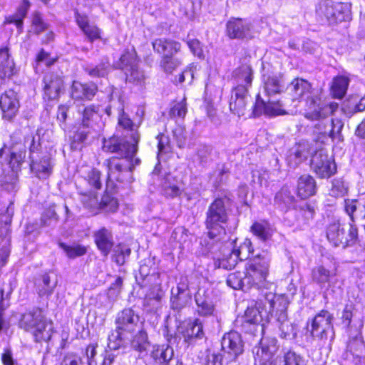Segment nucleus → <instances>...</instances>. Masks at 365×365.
Returning <instances> with one entry per match:
<instances>
[{
    "label": "nucleus",
    "instance_id": "nucleus-1",
    "mask_svg": "<svg viewBox=\"0 0 365 365\" xmlns=\"http://www.w3.org/2000/svg\"><path fill=\"white\" fill-rule=\"evenodd\" d=\"M103 148L105 151L116 153L114 156L106 160L103 166L107 170V182L108 187L115 186V182L130 184L134 180L133 171L135 166L140 164L141 160L135 158L138 148L129 147L125 141L120 140L118 137L113 136L103 142Z\"/></svg>",
    "mask_w": 365,
    "mask_h": 365
},
{
    "label": "nucleus",
    "instance_id": "nucleus-2",
    "mask_svg": "<svg viewBox=\"0 0 365 365\" xmlns=\"http://www.w3.org/2000/svg\"><path fill=\"white\" fill-rule=\"evenodd\" d=\"M230 211L229 199L227 197H217L209 205L205 220L207 232L200 242L205 247V254L212 252L213 245L217 244L225 234L224 225L228 221Z\"/></svg>",
    "mask_w": 365,
    "mask_h": 365
},
{
    "label": "nucleus",
    "instance_id": "nucleus-3",
    "mask_svg": "<svg viewBox=\"0 0 365 365\" xmlns=\"http://www.w3.org/2000/svg\"><path fill=\"white\" fill-rule=\"evenodd\" d=\"M264 90L268 97L283 91L284 85L280 75H267L262 76ZM255 116L265 115L273 117L286 113L282 105L279 101H272L269 98L267 101L262 99L259 94L257 96L256 102L253 108Z\"/></svg>",
    "mask_w": 365,
    "mask_h": 365
},
{
    "label": "nucleus",
    "instance_id": "nucleus-4",
    "mask_svg": "<svg viewBox=\"0 0 365 365\" xmlns=\"http://www.w3.org/2000/svg\"><path fill=\"white\" fill-rule=\"evenodd\" d=\"M115 323V329L112 331L108 338V346L113 350L118 349L129 339V336L143 325L138 314L130 308L119 312Z\"/></svg>",
    "mask_w": 365,
    "mask_h": 365
},
{
    "label": "nucleus",
    "instance_id": "nucleus-5",
    "mask_svg": "<svg viewBox=\"0 0 365 365\" xmlns=\"http://www.w3.org/2000/svg\"><path fill=\"white\" fill-rule=\"evenodd\" d=\"M274 295L272 293H265L264 299H259L255 307H250L245 311L243 317L242 327L246 332L253 335L264 331V322H268L269 313L274 308Z\"/></svg>",
    "mask_w": 365,
    "mask_h": 365
},
{
    "label": "nucleus",
    "instance_id": "nucleus-6",
    "mask_svg": "<svg viewBox=\"0 0 365 365\" xmlns=\"http://www.w3.org/2000/svg\"><path fill=\"white\" fill-rule=\"evenodd\" d=\"M271 257L267 253H262L248 259L245 264V282L252 287L268 289L267 281Z\"/></svg>",
    "mask_w": 365,
    "mask_h": 365
},
{
    "label": "nucleus",
    "instance_id": "nucleus-7",
    "mask_svg": "<svg viewBox=\"0 0 365 365\" xmlns=\"http://www.w3.org/2000/svg\"><path fill=\"white\" fill-rule=\"evenodd\" d=\"M316 15L322 24L337 25L351 20V6L346 3L326 0L317 5Z\"/></svg>",
    "mask_w": 365,
    "mask_h": 365
},
{
    "label": "nucleus",
    "instance_id": "nucleus-8",
    "mask_svg": "<svg viewBox=\"0 0 365 365\" xmlns=\"http://www.w3.org/2000/svg\"><path fill=\"white\" fill-rule=\"evenodd\" d=\"M338 108L337 103L327 102L318 95H312L306 100L304 116L312 121L327 119L337 110Z\"/></svg>",
    "mask_w": 365,
    "mask_h": 365
},
{
    "label": "nucleus",
    "instance_id": "nucleus-9",
    "mask_svg": "<svg viewBox=\"0 0 365 365\" xmlns=\"http://www.w3.org/2000/svg\"><path fill=\"white\" fill-rule=\"evenodd\" d=\"M327 237L335 247H346L356 239L357 228L351 223L336 221L328 226Z\"/></svg>",
    "mask_w": 365,
    "mask_h": 365
},
{
    "label": "nucleus",
    "instance_id": "nucleus-10",
    "mask_svg": "<svg viewBox=\"0 0 365 365\" xmlns=\"http://www.w3.org/2000/svg\"><path fill=\"white\" fill-rule=\"evenodd\" d=\"M334 316L329 311L322 309L312 319L310 332L314 338L327 340L334 336Z\"/></svg>",
    "mask_w": 365,
    "mask_h": 365
},
{
    "label": "nucleus",
    "instance_id": "nucleus-11",
    "mask_svg": "<svg viewBox=\"0 0 365 365\" xmlns=\"http://www.w3.org/2000/svg\"><path fill=\"white\" fill-rule=\"evenodd\" d=\"M311 169L318 178H329L336 173L334 160L325 150L319 149L312 155L310 163Z\"/></svg>",
    "mask_w": 365,
    "mask_h": 365
},
{
    "label": "nucleus",
    "instance_id": "nucleus-12",
    "mask_svg": "<svg viewBox=\"0 0 365 365\" xmlns=\"http://www.w3.org/2000/svg\"><path fill=\"white\" fill-rule=\"evenodd\" d=\"M278 349L279 346L276 338L261 339L260 345L255 346L252 349L255 365H276L274 356Z\"/></svg>",
    "mask_w": 365,
    "mask_h": 365
},
{
    "label": "nucleus",
    "instance_id": "nucleus-13",
    "mask_svg": "<svg viewBox=\"0 0 365 365\" xmlns=\"http://www.w3.org/2000/svg\"><path fill=\"white\" fill-rule=\"evenodd\" d=\"M118 68L124 71L126 80L140 84L145 79L143 71L139 69L138 60L134 50L124 52L118 63Z\"/></svg>",
    "mask_w": 365,
    "mask_h": 365
},
{
    "label": "nucleus",
    "instance_id": "nucleus-14",
    "mask_svg": "<svg viewBox=\"0 0 365 365\" xmlns=\"http://www.w3.org/2000/svg\"><path fill=\"white\" fill-rule=\"evenodd\" d=\"M222 356L227 362L235 361L244 351V343L240 334L230 331L225 334L221 341Z\"/></svg>",
    "mask_w": 365,
    "mask_h": 365
},
{
    "label": "nucleus",
    "instance_id": "nucleus-15",
    "mask_svg": "<svg viewBox=\"0 0 365 365\" xmlns=\"http://www.w3.org/2000/svg\"><path fill=\"white\" fill-rule=\"evenodd\" d=\"M312 282L326 291L336 281V269L329 268L324 264L317 265L312 269Z\"/></svg>",
    "mask_w": 365,
    "mask_h": 365
},
{
    "label": "nucleus",
    "instance_id": "nucleus-16",
    "mask_svg": "<svg viewBox=\"0 0 365 365\" xmlns=\"http://www.w3.org/2000/svg\"><path fill=\"white\" fill-rule=\"evenodd\" d=\"M20 107L17 93L10 89L6 91L0 96V108L3 118L8 120L13 119L17 114Z\"/></svg>",
    "mask_w": 365,
    "mask_h": 365
},
{
    "label": "nucleus",
    "instance_id": "nucleus-17",
    "mask_svg": "<svg viewBox=\"0 0 365 365\" xmlns=\"http://www.w3.org/2000/svg\"><path fill=\"white\" fill-rule=\"evenodd\" d=\"M226 32L231 39L251 38V25L240 18H231L226 24Z\"/></svg>",
    "mask_w": 365,
    "mask_h": 365
},
{
    "label": "nucleus",
    "instance_id": "nucleus-18",
    "mask_svg": "<svg viewBox=\"0 0 365 365\" xmlns=\"http://www.w3.org/2000/svg\"><path fill=\"white\" fill-rule=\"evenodd\" d=\"M118 125L129 134V137L125 136L123 138H118L125 141L126 143L129 145L130 148L133 146L138 148V144L140 140V134L138 131L139 125L133 123V120L129 118L128 115L124 112L123 108L119 110Z\"/></svg>",
    "mask_w": 365,
    "mask_h": 365
},
{
    "label": "nucleus",
    "instance_id": "nucleus-19",
    "mask_svg": "<svg viewBox=\"0 0 365 365\" xmlns=\"http://www.w3.org/2000/svg\"><path fill=\"white\" fill-rule=\"evenodd\" d=\"M153 51L161 56V59L174 56L181 50L180 42L170 38H158L153 41Z\"/></svg>",
    "mask_w": 365,
    "mask_h": 365
},
{
    "label": "nucleus",
    "instance_id": "nucleus-20",
    "mask_svg": "<svg viewBox=\"0 0 365 365\" xmlns=\"http://www.w3.org/2000/svg\"><path fill=\"white\" fill-rule=\"evenodd\" d=\"M48 320L42 309L34 307L25 312L19 322V327L26 331L31 332L38 325Z\"/></svg>",
    "mask_w": 365,
    "mask_h": 365
},
{
    "label": "nucleus",
    "instance_id": "nucleus-21",
    "mask_svg": "<svg viewBox=\"0 0 365 365\" xmlns=\"http://www.w3.org/2000/svg\"><path fill=\"white\" fill-rule=\"evenodd\" d=\"M364 352L365 344L361 334L358 333L354 336L350 337L346 345L345 358L354 364H358Z\"/></svg>",
    "mask_w": 365,
    "mask_h": 365
},
{
    "label": "nucleus",
    "instance_id": "nucleus-22",
    "mask_svg": "<svg viewBox=\"0 0 365 365\" xmlns=\"http://www.w3.org/2000/svg\"><path fill=\"white\" fill-rule=\"evenodd\" d=\"M93 238L101 255L107 257L114 245L112 232L106 227H101L94 232Z\"/></svg>",
    "mask_w": 365,
    "mask_h": 365
},
{
    "label": "nucleus",
    "instance_id": "nucleus-23",
    "mask_svg": "<svg viewBox=\"0 0 365 365\" xmlns=\"http://www.w3.org/2000/svg\"><path fill=\"white\" fill-rule=\"evenodd\" d=\"M248 91L242 85L237 86L232 91L230 101V110L238 116L243 115L248 98Z\"/></svg>",
    "mask_w": 365,
    "mask_h": 365
},
{
    "label": "nucleus",
    "instance_id": "nucleus-24",
    "mask_svg": "<svg viewBox=\"0 0 365 365\" xmlns=\"http://www.w3.org/2000/svg\"><path fill=\"white\" fill-rule=\"evenodd\" d=\"M287 91L293 101L310 98L312 86L307 80L296 78L287 87Z\"/></svg>",
    "mask_w": 365,
    "mask_h": 365
},
{
    "label": "nucleus",
    "instance_id": "nucleus-25",
    "mask_svg": "<svg viewBox=\"0 0 365 365\" xmlns=\"http://www.w3.org/2000/svg\"><path fill=\"white\" fill-rule=\"evenodd\" d=\"M43 83L44 95L48 100L56 99L63 85L62 78L54 73H48L44 76Z\"/></svg>",
    "mask_w": 365,
    "mask_h": 365
},
{
    "label": "nucleus",
    "instance_id": "nucleus-26",
    "mask_svg": "<svg viewBox=\"0 0 365 365\" xmlns=\"http://www.w3.org/2000/svg\"><path fill=\"white\" fill-rule=\"evenodd\" d=\"M344 209L352 222L365 219V199H346Z\"/></svg>",
    "mask_w": 365,
    "mask_h": 365
},
{
    "label": "nucleus",
    "instance_id": "nucleus-27",
    "mask_svg": "<svg viewBox=\"0 0 365 365\" xmlns=\"http://www.w3.org/2000/svg\"><path fill=\"white\" fill-rule=\"evenodd\" d=\"M317 191L315 179L310 175L300 176L297 181V195L302 199H307L314 195Z\"/></svg>",
    "mask_w": 365,
    "mask_h": 365
},
{
    "label": "nucleus",
    "instance_id": "nucleus-28",
    "mask_svg": "<svg viewBox=\"0 0 365 365\" xmlns=\"http://www.w3.org/2000/svg\"><path fill=\"white\" fill-rule=\"evenodd\" d=\"M197 312L201 317H210L214 314L215 304L205 291L199 290L195 295Z\"/></svg>",
    "mask_w": 365,
    "mask_h": 365
},
{
    "label": "nucleus",
    "instance_id": "nucleus-29",
    "mask_svg": "<svg viewBox=\"0 0 365 365\" xmlns=\"http://www.w3.org/2000/svg\"><path fill=\"white\" fill-rule=\"evenodd\" d=\"M98 87L94 83L83 84L74 81L71 87V96L74 99L91 100L96 95Z\"/></svg>",
    "mask_w": 365,
    "mask_h": 365
},
{
    "label": "nucleus",
    "instance_id": "nucleus-30",
    "mask_svg": "<svg viewBox=\"0 0 365 365\" xmlns=\"http://www.w3.org/2000/svg\"><path fill=\"white\" fill-rule=\"evenodd\" d=\"M205 336L203 322L201 319L197 318L187 324L184 332V338L186 342L192 344L198 339H202Z\"/></svg>",
    "mask_w": 365,
    "mask_h": 365
},
{
    "label": "nucleus",
    "instance_id": "nucleus-31",
    "mask_svg": "<svg viewBox=\"0 0 365 365\" xmlns=\"http://www.w3.org/2000/svg\"><path fill=\"white\" fill-rule=\"evenodd\" d=\"M310 154V145L307 141H300L291 150L288 157L289 163L298 165L308 158Z\"/></svg>",
    "mask_w": 365,
    "mask_h": 365
},
{
    "label": "nucleus",
    "instance_id": "nucleus-32",
    "mask_svg": "<svg viewBox=\"0 0 365 365\" xmlns=\"http://www.w3.org/2000/svg\"><path fill=\"white\" fill-rule=\"evenodd\" d=\"M36 343L47 342L51 340L53 333V324L51 319L42 324H38L37 327L30 332Z\"/></svg>",
    "mask_w": 365,
    "mask_h": 365
},
{
    "label": "nucleus",
    "instance_id": "nucleus-33",
    "mask_svg": "<svg viewBox=\"0 0 365 365\" xmlns=\"http://www.w3.org/2000/svg\"><path fill=\"white\" fill-rule=\"evenodd\" d=\"M312 128L311 135L314 141L325 143L329 138V123L327 119L317 120Z\"/></svg>",
    "mask_w": 365,
    "mask_h": 365
},
{
    "label": "nucleus",
    "instance_id": "nucleus-34",
    "mask_svg": "<svg viewBox=\"0 0 365 365\" xmlns=\"http://www.w3.org/2000/svg\"><path fill=\"white\" fill-rule=\"evenodd\" d=\"M30 167L31 170L36 173L39 178H46L51 173V165L50 158L48 156L42 157L38 161L35 156H31Z\"/></svg>",
    "mask_w": 365,
    "mask_h": 365
},
{
    "label": "nucleus",
    "instance_id": "nucleus-35",
    "mask_svg": "<svg viewBox=\"0 0 365 365\" xmlns=\"http://www.w3.org/2000/svg\"><path fill=\"white\" fill-rule=\"evenodd\" d=\"M223 252L222 257L215 261V267L230 270L236 266L240 260L239 255L235 254L232 247L225 248Z\"/></svg>",
    "mask_w": 365,
    "mask_h": 365
},
{
    "label": "nucleus",
    "instance_id": "nucleus-36",
    "mask_svg": "<svg viewBox=\"0 0 365 365\" xmlns=\"http://www.w3.org/2000/svg\"><path fill=\"white\" fill-rule=\"evenodd\" d=\"M173 355V349L169 345L155 346L150 354L152 359L159 365H168Z\"/></svg>",
    "mask_w": 365,
    "mask_h": 365
},
{
    "label": "nucleus",
    "instance_id": "nucleus-37",
    "mask_svg": "<svg viewBox=\"0 0 365 365\" xmlns=\"http://www.w3.org/2000/svg\"><path fill=\"white\" fill-rule=\"evenodd\" d=\"M78 112L82 116V124L84 127L88 128L91 123L99 117L100 106L91 104L88 106L81 105L78 106Z\"/></svg>",
    "mask_w": 365,
    "mask_h": 365
},
{
    "label": "nucleus",
    "instance_id": "nucleus-38",
    "mask_svg": "<svg viewBox=\"0 0 365 365\" xmlns=\"http://www.w3.org/2000/svg\"><path fill=\"white\" fill-rule=\"evenodd\" d=\"M30 4L27 0H24L15 14L6 18V23L14 24L19 34L23 32L24 19L26 17Z\"/></svg>",
    "mask_w": 365,
    "mask_h": 365
},
{
    "label": "nucleus",
    "instance_id": "nucleus-39",
    "mask_svg": "<svg viewBox=\"0 0 365 365\" xmlns=\"http://www.w3.org/2000/svg\"><path fill=\"white\" fill-rule=\"evenodd\" d=\"M253 72L248 64H242L235 71V78L237 85H242L247 91L252 85Z\"/></svg>",
    "mask_w": 365,
    "mask_h": 365
},
{
    "label": "nucleus",
    "instance_id": "nucleus-40",
    "mask_svg": "<svg viewBox=\"0 0 365 365\" xmlns=\"http://www.w3.org/2000/svg\"><path fill=\"white\" fill-rule=\"evenodd\" d=\"M135 331H137L136 334L133 336V339L130 340L131 347L139 352L147 351L150 346L147 331L143 325L138 328Z\"/></svg>",
    "mask_w": 365,
    "mask_h": 365
},
{
    "label": "nucleus",
    "instance_id": "nucleus-41",
    "mask_svg": "<svg viewBox=\"0 0 365 365\" xmlns=\"http://www.w3.org/2000/svg\"><path fill=\"white\" fill-rule=\"evenodd\" d=\"M251 232L260 241L269 240L273 235L272 229L267 222H255L250 227Z\"/></svg>",
    "mask_w": 365,
    "mask_h": 365
},
{
    "label": "nucleus",
    "instance_id": "nucleus-42",
    "mask_svg": "<svg viewBox=\"0 0 365 365\" xmlns=\"http://www.w3.org/2000/svg\"><path fill=\"white\" fill-rule=\"evenodd\" d=\"M80 201L83 207L89 210L93 214H96L99 210V203L96 194L91 191H85L78 187Z\"/></svg>",
    "mask_w": 365,
    "mask_h": 365
},
{
    "label": "nucleus",
    "instance_id": "nucleus-43",
    "mask_svg": "<svg viewBox=\"0 0 365 365\" xmlns=\"http://www.w3.org/2000/svg\"><path fill=\"white\" fill-rule=\"evenodd\" d=\"M163 295L160 284L153 285L145 294L144 306L150 307V310L158 309L160 307Z\"/></svg>",
    "mask_w": 365,
    "mask_h": 365
},
{
    "label": "nucleus",
    "instance_id": "nucleus-44",
    "mask_svg": "<svg viewBox=\"0 0 365 365\" xmlns=\"http://www.w3.org/2000/svg\"><path fill=\"white\" fill-rule=\"evenodd\" d=\"M57 281H51V277L48 274L46 273L42 275L41 279L38 282L36 285V290L39 297H48L53 292L56 287Z\"/></svg>",
    "mask_w": 365,
    "mask_h": 365
},
{
    "label": "nucleus",
    "instance_id": "nucleus-45",
    "mask_svg": "<svg viewBox=\"0 0 365 365\" xmlns=\"http://www.w3.org/2000/svg\"><path fill=\"white\" fill-rule=\"evenodd\" d=\"M349 80L345 76H336L333 79L331 91L336 98H342L346 94Z\"/></svg>",
    "mask_w": 365,
    "mask_h": 365
},
{
    "label": "nucleus",
    "instance_id": "nucleus-46",
    "mask_svg": "<svg viewBox=\"0 0 365 365\" xmlns=\"http://www.w3.org/2000/svg\"><path fill=\"white\" fill-rule=\"evenodd\" d=\"M245 275L240 272L231 273L227 279V284L229 287L234 289L247 290L252 287L251 284H248L245 282Z\"/></svg>",
    "mask_w": 365,
    "mask_h": 365
},
{
    "label": "nucleus",
    "instance_id": "nucleus-47",
    "mask_svg": "<svg viewBox=\"0 0 365 365\" xmlns=\"http://www.w3.org/2000/svg\"><path fill=\"white\" fill-rule=\"evenodd\" d=\"M349 191V185L342 178H336L331 181L329 195L337 197L345 196Z\"/></svg>",
    "mask_w": 365,
    "mask_h": 365
},
{
    "label": "nucleus",
    "instance_id": "nucleus-48",
    "mask_svg": "<svg viewBox=\"0 0 365 365\" xmlns=\"http://www.w3.org/2000/svg\"><path fill=\"white\" fill-rule=\"evenodd\" d=\"M83 70L92 78H103L109 72V63L101 62L96 66L86 65Z\"/></svg>",
    "mask_w": 365,
    "mask_h": 365
},
{
    "label": "nucleus",
    "instance_id": "nucleus-49",
    "mask_svg": "<svg viewBox=\"0 0 365 365\" xmlns=\"http://www.w3.org/2000/svg\"><path fill=\"white\" fill-rule=\"evenodd\" d=\"M131 253V250L127 246L119 244L115 246L113 251L112 260L119 266L125 264L126 258H128Z\"/></svg>",
    "mask_w": 365,
    "mask_h": 365
},
{
    "label": "nucleus",
    "instance_id": "nucleus-50",
    "mask_svg": "<svg viewBox=\"0 0 365 365\" xmlns=\"http://www.w3.org/2000/svg\"><path fill=\"white\" fill-rule=\"evenodd\" d=\"M191 299L190 294L175 293V290H171L170 306L174 310H180L185 307Z\"/></svg>",
    "mask_w": 365,
    "mask_h": 365
},
{
    "label": "nucleus",
    "instance_id": "nucleus-51",
    "mask_svg": "<svg viewBox=\"0 0 365 365\" xmlns=\"http://www.w3.org/2000/svg\"><path fill=\"white\" fill-rule=\"evenodd\" d=\"M279 336L282 339L289 340L293 339L297 336V331L294 326L287 319L279 321Z\"/></svg>",
    "mask_w": 365,
    "mask_h": 365
},
{
    "label": "nucleus",
    "instance_id": "nucleus-52",
    "mask_svg": "<svg viewBox=\"0 0 365 365\" xmlns=\"http://www.w3.org/2000/svg\"><path fill=\"white\" fill-rule=\"evenodd\" d=\"M156 276L150 274V268L146 264H140L139 268V274L135 276L138 284L141 287H145L148 285V283L153 279H155Z\"/></svg>",
    "mask_w": 365,
    "mask_h": 365
},
{
    "label": "nucleus",
    "instance_id": "nucleus-53",
    "mask_svg": "<svg viewBox=\"0 0 365 365\" xmlns=\"http://www.w3.org/2000/svg\"><path fill=\"white\" fill-rule=\"evenodd\" d=\"M59 247L66 252V255L69 258H76L83 256L87 251L86 247L78 244L67 245L63 242H60Z\"/></svg>",
    "mask_w": 365,
    "mask_h": 365
},
{
    "label": "nucleus",
    "instance_id": "nucleus-54",
    "mask_svg": "<svg viewBox=\"0 0 365 365\" xmlns=\"http://www.w3.org/2000/svg\"><path fill=\"white\" fill-rule=\"evenodd\" d=\"M232 247L235 254L239 255L240 261L248 259L250 255L254 252L252 244L250 239H245L239 247H237L235 245Z\"/></svg>",
    "mask_w": 365,
    "mask_h": 365
},
{
    "label": "nucleus",
    "instance_id": "nucleus-55",
    "mask_svg": "<svg viewBox=\"0 0 365 365\" xmlns=\"http://www.w3.org/2000/svg\"><path fill=\"white\" fill-rule=\"evenodd\" d=\"M211 148L205 145H200L197 147L193 160L204 166L210 158Z\"/></svg>",
    "mask_w": 365,
    "mask_h": 365
},
{
    "label": "nucleus",
    "instance_id": "nucleus-56",
    "mask_svg": "<svg viewBox=\"0 0 365 365\" xmlns=\"http://www.w3.org/2000/svg\"><path fill=\"white\" fill-rule=\"evenodd\" d=\"M329 138L334 141L342 140L341 130L344 128V123L339 118H332L329 124Z\"/></svg>",
    "mask_w": 365,
    "mask_h": 365
},
{
    "label": "nucleus",
    "instance_id": "nucleus-57",
    "mask_svg": "<svg viewBox=\"0 0 365 365\" xmlns=\"http://www.w3.org/2000/svg\"><path fill=\"white\" fill-rule=\"evenodd\" d=\"M99 210H103L106 212H115L118 206L117 200L113 196L105 194L103 195L101 200L98 202Z\"/></svg>",
    "mask_w": 365,
    "mask_h": 365
},
{
    "label": "nucleus",
    "instance_id": "nucleus-58",
    "mask_svg": "<svg viewBox=\"0 0 365 365\" xmlns=\"http://www.w3.org/2000/svg\"><path fill=\"white\" fill-rule=\"evenodd\" d=\"M156 138L158 140V157L160 158L163 155L170 153L171 152L172 147L169 136L160 133L157 135Z\"/></svg>",
    "mask_w": 365,
    "mask_h": 365
},
{
    "label": "nucleus",
    "instance_id": "nucleus-59",
    "mask_svg": "<svg viewBox=\"0 0 365 365\" xmlns=\"http://www.w3.org/2000/svg\"><path fill=\"white\" fill-rule=\"evenodd\" d=\"M274 200L277 203L284 204L285 207H290L294 201V197L287 187H282L275 195Z\"/></svg>",
    "mask_w": 365,
    "mask_h": 365
},
{
    "label": "nucleus",
    "instance_id": "nucleus-60",
    "mask_svg": "<svg viewBox=\"0 0 365 365\" xmlns=\"http://www.w3.org/2000/svg\"><path fill=\"white\" fill-rule=\"evenodd\" d=\"M182 64V60L180 58H175L174 56L165 58L160 61L161 67L168 73H172Z\"/></svg>",
    "mask_w": 365,
    "mask_h": 365
},
{
    "label": "nucleus",
    "instance_id": "nucleus-61",
    "mask_svg": "<svg viewBox=\"0 0 365 365\" xmlns=\"http://www.w3.org/2000/svg\"><path fill=\"white\" fill-rule=\"evenodd\" d=\"M58 215L55 210L50 207L46 209L41 216V224L43 226H53L58 222Z\"/></svg>",
    "mask_w": 365,
    "mask_h": 365
},
{
    "label": "nucleus",
    "instance_id": "nucleus-62",
    "mask_svg": "<svg viewBox=\"0 0 365 365\" xmlns=\"http://www.w3.org/2000/svg\"><path fill=\"white\" fill-rule=\"evenodd\" d=\"M85 180L95 189H100L101 187V172L96 168H93L88 173Z\"/></svg>",
    "mask_w": 365,
    "mask_h": 365
},
{
    "label": "nucleus",
    "instance_id": "nucleus-63",
    "mask_svg": "<svg viewBox=\"0 0 365 365\" xmlns=\"http://www.w3.org/2000/svg\"><path fill=\"white\" fill-rule=\"evenodd\" d=\"M284 365H305L304 359L296 352L289 351L284 355Z\"/></svg>",
    "mask_w": 365,
    "mask_h": 365
},
{
    "label": "nucleus",
    "instance_id": "nucleus-64",
    "mask_svg": "<svg viewBox=\"0 0 365 365\" xmlns=\"http://www.w3.org/2000/svg\"><path fill=\"white\" fill-rule=\"evenodd\" d=\"M61 365H84L82 357L74 352H68L63 356Z\"/></svg>",
    "mask_w": 365,
    "mask_h": 365
}]
</instances>
